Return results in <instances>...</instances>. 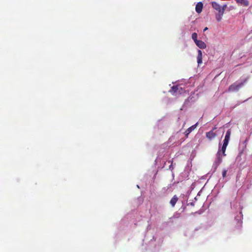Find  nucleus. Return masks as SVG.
I'll list each match as a JSON object with an SVG mask.
<instances>
[{
	"mask_svg": "<svg viewBox=\"0 0 252 252\" xmlns=\"http://www.w3.org/2000/svg\"><path fill=\"white\" fill-rule=\"evenodd\" d=\"M227 146L223 145L221 147H219L218 151L217 153V158L218 160V164H220L222 161V157L226 156L225 151Z\"/></svg>",
	"mask_w": 252,
	"mask_h": 252,
	"instance_id": "1",
	"label": "nucleus"
},
{
	"mask_svg": "<svg viewBox=\"0 0 252 252\" xmlns=\"http://www.w3.org/2000/svg\"><path fill=\"white\" fill-rule=\"evenodd\" d=\"M246 81V80H245L241 83H238L237 82L234 83L229 87L228 90V92H233L239 91V90L244 85V84Z\"/></svg>",
	"mask_w": 252,
	"mask_h": 252,
	"instance_id": "2",
	"label": "nucleus"
},
{
	"mask_svg": "<svg viewBox=\"0 0 252 252\" xmlns=\"http://www.w3.org/2000/svg\"><path fill=\"white\" fill-rule=\"evenodd\" d=\"M169 92L172 94L175 95L177 93L181 94L182 92V88L179 86H173L171 88Z\"/></svg>",
	"mask_w": 252,
	"mask_h": 252,
	"instance_id": "3",
	"label": "nucleus"
},
{
	"mask_svg": "<svg viewBox=\"0 0 252 252\" xmlns=\"http://www.w3.org/2000/svg\"><path fill=\"white\" fill-rule=\"evenodd\" d=\"M217 134L213 131V130H210L209 132H206V137L210 140H212L214 138H215L217 136Z\"/></svg>",
	"mask_w": 252,
	"mask_h": 252,
	"instance_id": "4",
	"label": "nucleus"
},
{
	"mask_svg": "<svg viewBox=\"0 0 252 252\" xmlns=\"http://www.w3.org/2000/svg\"><path fill=\"white\" fill-rule=\"evenodd\" d=\"M197 125V123L189 127L186 130L185 132V134L186 137H188L189 134L196 127Z\"/></svg>",
	"mask_w": 252,
	"mask_h": 252,
	"instance_id": "5",
	"label": "nucleus"
},
{
	"mask_svg": "<svg viewBox=\"0 0 252 252\" xmlns=\"http://www.w3.org/2000/svg\"><path fill=\"white\" fill-rule=\"evenodd\" d=\"M195 44L200 49H204L206 48V44L205 43L202 41L198 40L196 43Z\"/></svg>",
	"mask_w": 252,
	"mask_h": 252,
	"instance_id": "6",
	"label": "nucleus"
},
{
	"mask_svg": "<svg viewBox=\"0 0 252 252\" xmlns=\"http://www.w3.org/2000/svg\"><path fill=\"white\" fill-rule=\"evenodd\" d=\"M203 8V3L201 2H199L197 3L195 6V10L197 13H200L202 12Z\"/></svg>",
	"mask_w": 252,
	"mask_h": 252,
	"instance_id": "7",
	"label": "nucleus"
},
{
	"mask_svg": "<svg viewBox=\"0 0 252 252\" xmlns=\"http://www.w3.org/2000/svg\"><path fill=\"white\" fill-rule=\"evenodd\" d=\"M197 61L198 64L202 63V51L200 50H198Z\"/></svg>",
	"mask_w": 252,
	"mask_h": 252,
	"instance_id": "8",
	"label": "nucleus"
},
{
	"mask_svg": "<svg viewBox=\"0 0 252 252\" xmlns=\"http://www.w3.org/2000/svg\"><path fill=\"white\" fill-rule=\"evenodd\" d=\"M212 7L215 9H216V10H217L219 12H220L221 11V6L220 5L218 4L217 2H212Z\"/></svg>",
	"mask_w": 252,
	"mask_h": 252,
	"instance_id": "9",
	"label": "nucleus"
},
{
	"mask_svg": "<svg viewBox=\"0 0 252 252\" xmlns=\"http://www.w3.org/2000/svg\"><path fill=\"white\" fill-rule=\"evenodd\" d=\"M178 200V197L177 196V195H175L173 196V197L171 198V199L170 201V203L172 207H174L176 203H177V201Z\"/></svg>",
	"mask_w": 252,
	"mask_h": 252,
	"instance_id": "10",
	"label": "nucleus"
},
{
	"mask_svg": "<svg viewBox=\"0 0 252 252\" xmlns=\"http://www.w3.org/2000/svg\"><path fill=\"white\" fill-rule=\"evenodd\" d=\"M237 3H241L245 6H248L249 4V2L248 0H235Z\"/></svg>",
	"mask_w": 252,
	"mask_h": 252,
	"instance_id": "11",
	"label": "nucleus"
},
{
	"mask_svg": "<svg viewBox=\"0 0 252 252\" xmlns=\"http://www.w3.org/2000/svg\"><path fill=\"white\" fill-rule=\"evenodd\" d=\"M231 133V129H229L226 131L224 139L229 141Z\"/></svg>",
	"mask_w": 252,
	"mask_h": 252,
	"instance_id": "12",
	"label": "nucleus"
},
{
	"mask_svg": "<svg viewBox=\"0 0 252 252\" xmlns=\"http://www.w3.org/2000/svg\"><path fill=\"white\" fill-rule=\"evenodd\" d=\"M191 38L193 40L195 43L198 40L197 39V34L196 32H193L192 34Z\"/></svg>",
	"mask_w": 252,
	"mask_h": 252,
	"instance_id": "13",
	"label": "nucleus"
},
{
	"mask_svg": "<svg viewBox=\"0 0 252 252\" xmlns=\"http://www.w3.org/2000/svg\"><path fill=\"white\" fill-rule=\"evenodd\" d=\"M223 14H221V12H219V14L216 15V19L218 22H220L221 20V17Z\"/></svg>",
	"mask_w": 252,
	"mask_h": 252,
	"instance_id": "14",
	"label": "nucleus"
},
{
	"mask_svg": "<svg viewBox=\"0 0 252 252\" xmlns=\"http://www.w3.org/2000/svg\"><path fill=\"white\" fill-rule=\"evenodd\" d=\"M226 7H227L226 4L223 5L222 7H221L220 12H221V14H223L225 10L226 9Z\"/></svg>",
	"mask_w": 252,
	"mask_h": 252,
	"instance_id": "15",
	"label": "nucleus"
},
{
	"mask_svg": "<svg viewBox=\"0 0 252 252\" xmlns=\"http://www.w3.org/2000/svg\"><path fill=\"white\" fill-rule=\"evenodd\" d=\"M227 170L226 169H223L222 172V176L223 178H225L226 176Z\"/></svg>",
	"mask_w": 252,
	"mask_h": 252,
	"instance_id": "16",
	"label": "nucleus"
},
{
	"mask_svg": "<svg viewBox=\"0 0 252 252\" xmlns=\"http://www.w3.org/2000/svg\"><path fill=\"white\" fill-rule=\"evenodd\" d=\"M228 142H229V141L227 140H226V139H224L223 141V145H224V146H227L228 144Z\"/></svg>",
	"mask_w": 252,
	"mask_h": 252,
	"instance_id": "17",
	"label": "nucleus"
},
{
	"mask_svg": "<svg viewBox=\"0 0 252 252\" xmlns=\"http://www.w3.org/2000/svg\"><path fill=\"white\" fill-rule=\"evenodd\" d=\"M216 129H217V127H214L213 128V129L211 130H213V131H214V130Z\"/></svg>",
	"mask_w": 252,
	"mask_h": 252,
	"instance_id": "18",
	"label": "nucleus"
},
{
	"mask_svg": "<svg viewBox=\"0 0 252 252\" xmlns=\"http://www.w3.org/2000/svg\"><path fill=\"white\" fill-rule=\"evenodd\" d=\"M208 30V28L207 27H206L204 29V32L207 31Z\"/></svg>",
	"mask_w": 252,
	"mask_h": 252,
	"instance_id": "19",
	"label": "nucleus"
}]
</instances>
